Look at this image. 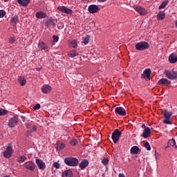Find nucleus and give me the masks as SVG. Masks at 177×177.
<instances>
[{"instance_id":"obj_1","label":"nucleus","mask_w":177,"mask_h":177,"mask_svg":"<svg viewBox=\"0 0 177 177\" xmlns=\"http://www.w3.org/2000/svg\"><path fill=\"white\" fill-rule=\"evenodd\" d=\"M64 162L66 165H68V167H77L80 161L77 158L68 157L64 159Z\"/></svg>"},{"instance_id":"obj_2","label":"nucleus","mask_w":177,"mask_h":177,"mask_svg":"<svg viewBox=\"0 0 177 177\" xmlns=\"http://www.w3.org/2000/svg\"><path fill=\"white\" fill-rule=\"evenodd\" d=\"M165 75L168 80H176L177 71L174 70H165Z\"/></svg>"},{"instance_id":"obj_3","label":"nucleus","mask_w":177,"mask_h":177,"mask_svg":"<svg viewBox=\"0 0 177 177\" xmlns=\"http://www.w3.org/2000/svg\"><path fill=\"white\" fill-rule=\"evenodd\" d=\"M149 43L146 41L138 42L136 44V49L137 50H146V49H149Z\"/></svg>"},{"instance_id":"obj_4","label":"nucleus","mask_w":177,"mask_h":177,"mask_svg":"<svg viewBox=\"0 0 177 177\" xmlns=\"http://www.w3.org/2000/svg\"><path fill=\"white\" fill-rule=\"evenodd\" d=\"M121 135H122V133L118 129L114 130L111 135V138L113 141V143H117L118 140H120Z\"/></svg>"},{"instance_id":"obj_5","label":"nucleus","mask_w":177,"mask_h":177,"mask_svg":"<svg viewBox=\"0 0 177 177\" xmlns=\"http://www.w3.org/2000/svg\"><path fill=\"white\" fill-rule=\"evenodd\" d=\"M19 122V117L17 115L12 116L8 120V125L10 128H15Z\"/></svg>"},{"instance_id":"obj_6","label":"nucleus","mask_w":177,"mask_h":177,"mask_svg":"<svg viewBox=\"0 0 177 177\" xmlns=\"http://www.w3.org/2000/svg\"><path fill=\"white\" fill-rule=\"evenodd\" d=\"M57 9L59 12H61V13H65V15H73V10L67 8L64 6H59Z\"/></svg>"},{"instance_id":"obj_7","label":"nucleus","mask_w":177,"mask_h":177,"mask_svg":"<svg viewBox=\"0 0 177 177\" xmlns=\"http://www.w3.org/2000/svg\"><path fill=\"white\" fill-rule=\"evenodd\" d=\"M12 153L13 148L12 146L8 145L6 149L3 151V157H5V158H10L12 157Z\"/></svg>"},{"instance_id":"obj_8","label":"nucleus","mask_w":177,"mask_h":177,"mask_svg":"<svg viewBox=\"0 0 177 177\" xmlns=\"http://www.w3.org/2000/svg\"><path fill=\"white\" fill-rule=\"evenodd\" d=\"M24 167L26 169H28L29 171H31V172H32L35 169V163H34V162L32 161L26 162L24 164Z\"/></svg>"},{"instance_id":"obj_9","label":"nucleus","mask_w":177,"mask_h":177,"mask_svg":"<svg viewBox=\"0 0 177 177\" xmlns=\"http://www.w3.org/2000/svg\"><path fill=\"white\" fill-rule=\"evenodd\" d=\"M115 113L117 115H120L121 117L127 115V112L125 111V109L121 106L117 107L115 110Z\"/></svg>"},{"instance_id":"obj_10","label":"nucleus","mask_w":177,"mask_h":177,"mask_svg":"<svg viewBox=\"0 0 177 177\" xmlns=\"http://www.w3.org/2000/svg\"><path fill=\"white\" fill-rule=\"evenodd\" d=\"M151 74V70L147 68L145 70L144 73L141 75L142 78H145L146 81H150V75Z\"/></svg>"},{"instance_id":"obj_11","label":"nucleus","mask_w":177,"mask_h":177,"mask_svg":"<svg viewBox=\"0 0 177 177\" xmlns=\"http://www.w3.org/2000/svg\"><path fill=\"white\" fill-rule=\"evenodd\" d=\"M88 11L92 15L99 12V7L95 4H92L88 7Z\"/></svg>"},{"instance_id":"obj_12","label":"nucleus","mask_w":177,"mask_h":177,"mask_svg":"<svg viewBox=\"0 0 177 177\" xmlns=\"http://www.w3.org/2000/svg\"><path fill=\"white\" fill-rule=\"evenodd\" d=\"M35 162H36L39 169H41L42 171H44L45 169V168H46V165L45 164V162H44V161H42V160L36 159Z\"/></svg>"},{"instance_id":"obj_13","label":"nucleus","mask_w":177,"mask_h":177,"mask_svg":"<svg viewBox=\"0 0 177 177\" xmlns=\"http://www.w3.org/2000/svg\"><path fill=\"white\" fill-rule=\"evenodd\" d=\"M133 9L139 13V15H141L142 16L146 15V10L140 6H133Z\"/></svg>"},{"instance_id":"obj_14","label":"nucleus","mask_w":177,"mask_h":177,"mask_svg":"<svg viewBox=\"0 0 177 177\" xmlns=\"http://www.w3.org/2000/svg\"><path fill=\"white\" fill-rule=\"evenodd\" d=\"M50 91H52V86H50L49 84H44L41 87L42 93H49Z\"/></svg>"},{"instance_id":"obj_15","label":"nucleus","mask_w":177,"mask_h":177,"mask_svg":"<svg viewBox=\"0 0 177 177\" xmlns=\"http://www.w3.org/2000/svg\"><path fill=\"white\" fill-rule=\"evenodd\" d=\"M89 165V161L88 160L84 159L83 160L80 164H79V167L80 169H85L86 167Z\"/></svg>"},{"instance_id":"obj_16","label":"nucleus","mask_w":177,"mask_h":177,"mask_svg":"<svg viewBox=\"0 0 177 177\" xmlns=\"http://www.w3.org/2000/svg\"><path fill=\"white\" fill-rule=\"evenodd\" d=\"M168 147H174V149H177V145L175 139L172 138L168 141L166 149H168Z\"/></svg>"},{"instance_id":"obj_17","label":"nucleus","mask_w":177,"mask_h":177,"mask_svg":"<svg viewBox=\"0 0 177 177\" xmlns=\"http://www.w3.org/2000/svg\"><path fill=\"white\" fill-rule=\"evenodd\" d=\"M17 1L19 5L24 6V8H27V6L30 5V2H31V0H17Z\"/></svg>"},{"instance_id":"obj_18","label":"nucleus","mask_w":177,"mask_h":177,"mask_svg":"<svg viewBox=\"0 0 177 177\" xmlns=\"http://www.w3.org/2000/svg\"><path fill=\"white\" fill-rule=\"evenodd\" d=\"M37 19H46L48 15L44 11H39L35 14Z\"/></svg>"},{"instance_id":"obj_19","label":"nucleus","mask_w":177,"mask_h":177,"mask_svg":"<svg viewBox=\"0 0 177 177\" xmlns=\"http://www.w3.org/2000/svg\"><path fill=\"white\" fill-rule=\"evenodd\" d=\"M158 84L159 85H171V81L168 79L162 78L158 81Z\"/></svg>"},{"instance_id":"obj_20","label":"nucleus","mask_w":177,"mask_h":177,"mask_svg":"<svg viewBox=\"0 0 177 177\" xmlns=\"http://www.w3.org/2000/svg\"><path fill=\"white\" fill-rule=\"evenodd\" d=\"M151 133V130L150 129V128L147 127L146 129H144V131L142 133V137L146 139V138H149V136H150V134Z\"/></svg>"},{"instance_id":"obj_21","label":"nucleus","mask_w":177,"mask_h":177,"mask_svg":"<svg viewBox=\"0 0 177 177\" xmlns=\"http://www.w3.org/2000/svg\"><path fill=\"white\" fill-rule=\"evenodd\" d=\"M169 63H176L177 62V55L174 53H171L169 56Z\"/></svg>"},{"instance_id":"obj_22","label":"nucleus","mask_w":177,"mask_h":177,"mask_svg":"<svg viewBox=\"0 0 177 177\" xmlns=\"http://www.w3.org/2000/svg\"><path fill=\"white\" fill-rule=\"evenodd\" d=\"M10 23H12L14 27L17 26V23H19V16L15 15L11 18Z\"/></svg>"},{"instance_id":"obj_23","label":"nucleus","mask_w":177,"mask_h":177,"mask_svg":"<svg viewBox=\"0 0 177 177\" xmlns=\"http://www.w3.org/2000/svg\"><path fill=\"white\" fill-rule=\"evenodd\" d=\"M130 151L131 154H139V153H140V149L137 146H133L131 148Z\"/></svg>"},{"instance_id":"obj_24","label":"nucleus","mask_w":177,"mask_h":177,"mask_svg":"<svg viewBox=\"0 0 177 177\" xmlns=\"http://www.w3.org/2000/svg\"><path fill=\"white\" fill-rule=\"evenodd\" d=\"M38 48H39V49H41L43 50H46V49L49 48V46H48L47 44H45L44 42L40 41L39 42Z\"/></svg>"},{"instance_id":"obj_25","label":"nucleus","mask_w":177,"mask_h":177,"mask_svg":"<svg viewBox=\"0 0 177 177\" xmlns=\"http://www.w3.org/2000/svg\"><path fill=\"white\" fill-rule=\"evenodd\" d=\"M73 171L71 170H65L62 173V177H73Z\"/></svg>"},{"instance_id":"obj_26","label":"nucleus","mask_w":177,"mask_h":177,"mask_svg":"<svg viewBox=\"0 0 177 177\" xmlns=\"http://www.w3.org/2000/svg\"><path fill=\"white\" fill-rule=\"evenodd\" d=\"M18 82L20 84L21 86H24V85H26V78L23 76H19L18 77Z\"/></svg>"},{"instance_id":"obj_27","label":"nucleus","mask_w":177,"mask_h":177,"mask_svg":"<svg viewBox=\"0 0 177 177\" xmlns=\"http://www.w3.org/2000/svg\"><path fill=\"white\" fill-rule=\"evenodd\" d=\"M165 19V12L160 11L157 15V20H164Z\"/></svg>"},{"instance_id":"obj_28","label":"nucleus","mask_w":177,"mask_h":177,"mask_svg":"<svg viewBox=\"0 0 177 177\" xmlns=\"http://www.w3.org/2000/svg\"><path fill=\"white\" fill-rule=\"evenodd\" d=\"M78 52H77L75 50H71L68 54L70 57H76V56H78Z\"/></svg>"},{"instance_id":"obj_29","label":"nucleus","mask_w":177,"mask_h":177,"mask_svg":"<svg viewBox=\"0 0 177 177\" xmlns=\"http://www.w3.org/2000/svg\"><path fill=\"white\" fill-rule=\"evenodd\" d=\"M163 114L165 118H171L172 116V112H168L167 109H164Z\"/></svg>"},{"instance_id":"obj_30","label":"nucleus","mask_w":177,"mask_h":177,"mask_svg":"<svg viewBox=\"0 0 177 177\" xmlns=\"http://www.w3.org/2000/svg\"><path fill=\"white\" fill-rule=\"evenodd\" d=\"M89 38H91L89 35H86V37H82V44L84 45H88V44H89Z\"/></svg>"},{"instance_id":"obj_31","label":"nucleus","mask_w":177,"mask_h":177,"mask_svg":"<svg viewBox=\"0 0 177 177\" xmlns=\"http://www.w3.org/2000/svg\"><path fill=\"white\" fill-rule=\"evenodd\" d=\"M57 23V19H48L46 21L47 24H53L54 27H56V24Z\"/></svg>"},{"instance_id":"obj_32","label":"nucleus","mask_w":177,"mask_h":177,"mask_svg":"<svg viewBox=\"0 0 177 177\" xmlns=\"http://www.w3.org/2000/svg\"><path fill=\"white\" fill-rule=\"evenodd\" d=\"M27 160V157L26 156H20L18 159H17V161L19 163H21V162H24V161H26Z\"/></svg>"},{"instance_id":"obj_33","label":"nucleus","mask_w":177,"mask_h":177,"mask_svg":"<svg viewBox=\"0 0 177 177\" xmlns=\"http://www.w3.org/2000/svg\"><path fill=\"white\" fill-rule=\"evenodd\" d=\"M66 147V144L64 143H57V150H63Z\"/></svg>"},{"instance_id":"obj_34","label":"nucleus","mask_w":177,"mask_h":177,"mask_svg":"<svg viewBox=\"0 0 177 177\" xmlns=\"http://www.w3.org/2000/svg\"><path fill=\"white\" fill-rule=\"evenodd\" d=\"M69 46H71V48H77V41L73 40L72 41H71Z\"/></svg>"},{"instance_id":"obj_35","label":"nucleus","mask_w":177,"mask_h":177,"mask_svg":"<svg viewBox=\"0 0 177 177\" xmlns=\"http://www.w3.org/2000/svg\"><path fill=\"white\" fill-rule=\"evenodd\" d=\"M167 5H168V1H165L162 3V4L159 6V9H164L165 8V6H167Z\"/></svg>"},{"instance_id":"obj_36","label":"nucleus","mask_w":177,"mask_h":177,"mask_svg":"<svg viewBox=\"0 0 177 177\" xmlns=\"http://www.w3.org/2000/svg\"><path fill=\"white\" fill-rule=\"evenodd\" d=\"M16 42V37H11L8 39V43L9 44H15Z\"/></svg>"},{"instance_id":"obj_37","label":"nucleus","mask_w":177,"mask_h":177,"mask_svg":"<svg viewBox=\"0 0 177 177\" xmlns=\"http://www.w3.org/2000/svg\"><path fill=\"white\" fill-rule=\"evenodd\" d=\"M145 149H147V150H148V151H150L151 150V147L150 146V144L148 142H145Z\"/></svg>"},{"instance_id":"obj_38","label":"nucleus","mask_w":177,"mask_h":177,"mask_svg":"<svg viewBox=\"0 0 177 177\" xmlns=\"http://www.w3.org/2000/svg\"><path fill=\"white\" fill-rule=\"evenodd\" d=\"M77 144H78V141L77 140L73 139L71 140V146H77Z\"/></svg>"},{"instance_id":"obj_39","label":"nucleus","mask_w":177,"mask_h":177,"mask_svg":"<svg viewBox=\"0 0 177 177\" xmlns=\"http://www.w3.org/2000/svg\"><path fill=\"white\" fill-rule=\"evenodd\" d=\"M102 163L103 164V165H107V164H109V158H103L102 160Z\"/></svg>"},{"instance_id":"obj_40","label":"nucleus","mask_w":177,"mask_h":177,"mask_svg":"<svg viewBox=\"0 0 177 177\" xmlns=\"http://www.w3.org/2000/svg\"><path fill=\"white\" fill-rule=\"evenodd\" d=\"M5 114H8V111L0 108V115H5Z\"/></svg>"},{"instance_id":"obj_41","label":"nucleus","mask_w":177,"mask_h":177,"mask_svg":"<svg viewBox=\"0 0 177 177\" xmlns=\"http://www.w3.org/2000/svg\"><path fill=\"white\" fill-rule=\"evenodd\" d=\"M53 167H54V168H56V169H59V168H60V163L55 162L53 164Z\"/></svg>"},{"instance_id":"obj_42","label":"nucleus","mask_w":177,"mask_h":177,"mask_svg":"<svg viewBox=\"0 0 177 177\" xmlns=\"http://www.w3.org/2000/svg\"><path fill=\"white\" fill-rule=\"evenodd\" d=\"M57 28H59V30H63V28H64V24H63V23H58Z\"/></svg>"},{"instance_id":"obj_43","label":"nucleus","mask_w":177,"mask_h":177,"mask_svg":"<svg viewBox=\"0 0 177 177\" xmlns=\"http://www.w3.org/2000/svg\"><path fill=\"white\" fill-rule=\"evenodd\" d=\"M5 15H6V12H5V10H0V19L3 17Z\"/></svg>"},{"instance_id":"obj_44","label":"nucleus","mask_w":177,"mask_h":177,"mask_svg":"<svg viewBox=\"0 0 177 177\" xmlns=\"http://www.w3.org/2000/svg\"><path fill=\"white\" fill-rule=\"evenodd\" d=\"M164 124H172L171 121L169 120V118H166V120H163Z\"/></svg>"},{"instance_id":"obj_45","label":"nucleus","mask_w":177,"mask_h":177,"mask_svg":"<svg viewBox=\"0 0 177 177\" xmlns=\"http://www.w3.org/2000/svg\"><path fill=\"white\" fill-rule=\"evenodd\" d=\"M39 109H41V105L39 104H36L35 106L33 107L34 110H39Z\"/></svg>"},{"instance_id":"obj_46","label":"nucleus","mask_w":177,"mask_h":177,"mask_svg":"<svg viewBox=\"0 0 177 177\" xmlns=\"http://www.w3.org/2000/svg\"><path fill=\"white\" fill-rule=\"evenodd\" d=\"M53 39L54 42H57L59 41V37L56 35H53Z\"/></svg>"},{"instance_id":"obj_47","label":"nucleus","mask_w":177,"mask_h":177,"mask_svg":"<svg viewBox=\"0 0 177 177\" xmlns=\"http://www.w3.org/2000/svg\"><path fill=\"white\" fill-rule=\"evenodd\" d=\"M30 132H37V126L33 125V126L32 127V129H31V130H30Z\"/></svg>"},{"instance_id":"obj_48","label":"nucleus","mask_w":177,"mask_h":177,"mask_svg":"<svg viewBox=\"0 0 177 177\" xmlns=\"http://www.w3.org/2000/svg\"><path fill=\"white\" fill-rule=\"evenodd\" d=\"M26 128L28 129H30L31 128V124H30V123L26 124Z\"/></svg>"},{"instance_id":"obj_49","label":"nucleus","mask_w":177,"mask_h":177,"mask_svg":"<svg viewBox=\"0 0 177 177\" xmlns=\"http://www.w3.org/2000/svg\"><path fill=\"white\" fill-rule=\"evenodd\" d=\"M118 176L119 177H125V174L120 173V174H119Z\"/></svg>"},{"instance_id":"obj_50","label":"nucleus","mask_w":177,"mask_h":177,"mask_svg":"<svg viewBox=\"0 0 177 177\" xmlns=\"http://www.w3.org/2000/svg\"><path fill=\"white\" fill-rule=\"evenodd\" d=\"M142 128L144 129H146V128H148L147 127H146V124H143L142 125Z\"/></svg>"},{"instance_id":"obj_51","label":"nucleus","mask_w":177,"mask_h":177,"mask_svg":"<svg viewBox=\"0 0 177 177\" xmlns=\"http://www.w3.org/2000/svg\"><path fill=\"white\" fill-rule=\"evenodd\" d=\"M106 1L107 0H97V1L100 3L106 2Z\"/></svg>"},{"instance_id":"obj_52","label":"nucleus","mask_w":177,"mask_h":177,"mask_svg":"<svg viewBox=\"0 0 177 177\" xmlns=\"http://www.w3.org/2000/svg\"><path fill=\"white\" fill-rule=\"evenodd\" d=\"M1 139H3V136L2 134H0V140Z\"/></svg>"},{"instance_id":"obj_53","label":"nucleus","mask_w":177,"mask_h":177,"mask_svg":"<svg viewBox=\"0 0 177 177\" xmlns=\"http://www.w3.org/2000/svg\"><path fill=\"white\" fill-rule=\"evenodd\" d=\"M41 68H37V71H41Z\"/></svg>"},{"instance_id":"obj_54","label":"nucleus","mask_w":177,"mask_h":177,"mask_svg":"<svg viewBox=\"0 0 177 177\" xmlns=\"http://www.w3.org/2000/svg\"><path fill=\"white\" fill-rule=\"evenodd\" d=\"M4 2H9V0H2Z\"/></svg>"},{"instance_id":"obj_55","label":"nucleus","mask_w":177,"mask_h":177,"mask_svg":"<svg viewBox=\"0 0 177 177\" xmlns=\"http://www.w3.org/2000/svg\"><path fill=\"white\" fill-rule=\"evenodd\" d=\"M176 27L177 28V20L176 21Z\"/></svg>"},{"instance_id":"obj_56","label":"nucleus","mask_w":177,"mask_h":177,"mask_svg":"<svg viewBox=\"0 0 177 177\" xmlns=\"http://www.w3.org/2000/svg\"><path fill=\"white\" fill-rule=\"evenodd\" d=\"M83 2H85V1H88V0H82Z\"/></svg>"},{"instance_id":"obj_57","label":"nucleus","mask_w":177,"mask_h":177,"mask_svg":"<svg viewBox=\"0 0 177 177\" xmlns=\"http://www.w3.org/2000/svg\"><path fill=\"white\" fill-rule=\"evenodd\" d=\"M28 133H30V131H28Z\"/></svg>"}]
</instances>
